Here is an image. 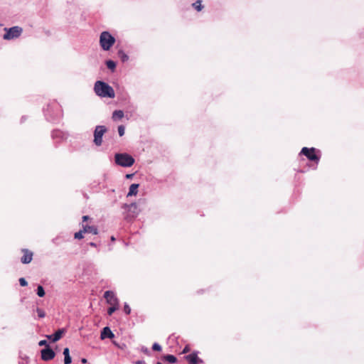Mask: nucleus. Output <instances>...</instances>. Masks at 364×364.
Listing matches in <instances>:
<instances>
[{"label":"nucleus","mask_w":364,"mask_h":364,"mask_svg":"<svg viewBox=\"0 0 364 364\" xmlns=\"http://www.w3.org/2000/svg\"><path fill=\"white\" fill-rule=\"evenodd\" d=\"M89 216L88 215H84L82 217V221L85 222V221H87V220H89Z\"/></svg>","instance_id":"obj_37"},{"label":"nucleus","mask_w":364,"mask_h":364,"mask_svg":"<svg viewBox=\"0 0 364 364\" xmlns=\"http://www.w3.org/2000/svg\"><path fill=\"white\" fill-rule=\"evenodd\" d=\"M38 345H39L40 346H45L46 347L47 346H48V343H47V341H46V340H41V341H39V343H38Z\"/></svg>","instance_id":"obj_34"},{"label":"nucleus","mask_w":364,"mask_h":364,"mask_svg":"<svg viewBox=\"0 0 364 364\" xmlns=\"http://www.w3.org/2000/svg\"><path fill=\"white\" fill-rule=\"evenodd\" d=\"M124 311L126 314L129 315L131 313V308L128 304L125 303L124 305Z\"/></svg>","instance_id":"obj_30"},{"label":"nucleus","mask_w":364,"mask_h":364,"mask_svg":"<svg viewBox=\"0 0 364 364\" xmlns=\"http://www.w3.org/2000/svg\"><path fill=\"white\" fill-rule=\"evenodd\" d=\"M41 353L42 360L45 361L52 360L55 355L54 350L49 346L42 349Z\"/></svg>","instance_id":"obj_7"},{"label":"nucleus","mask_w":364,"mask_h":364,"mask_svg":"<svg viewBox=\"0 0 364 364\" xmlns=\"http://www.w3.org/2000/svg\"><path fill=\"white\" fill-rule=\"evenodd\" d=\"M63 355H64V363L65 364H70L72 362L71 357L69 353V348H65L63 350Z\"/></svg>","instance_id":"obj_18"},{"label":"nucleus","mask_w":364,"mask_h":364,"mask_svg":"<svg viewBox=\"0 0 364 364\" xmlns=\"http://www.w3.org/2000/svg\"><path fill=\"white\" fill-rule=\"evenodd\" d=\"M104 297L107 304L110 305H119V299L112 291H106L104 293Z\"/></svg>","instance_id":"obj_8"},{"label":"nucleus","mask_w":364,"mask_h":364,"mask_svg":"<svg viewBox=\"0 0 364 364\" xmlns=\"http://www.w3.org/2000/svg\"><path fill=\"white\" fill-rule=\"evenodd\" d=\"M192 6L198 11H200L203 8L201 0H197L196 1L193 3Z\"/></svg>","instance_id":"obj_23"},{"label":"nucleus","mask_w":364,"mask_h":364,"mask_svg":"<svg viewBox=\"0 0 364 364\" xmlns=\"http://www.w3.org/2000/svg\"><path fill=\"white\" fill-rule=\"evenodd\" d=\"M36 312L38 314V316L41 318H44L46 316L45 311L40 308L36 309Z\"/></svg>","instance_id":"obj_28"},{"label":"nucleus","mask_w":364,"mask_h":364,"mask_svg":"<svg viewBox=\"0 0 364 364\" xmlns=\"http://www.w3.org/2000/svg\"><path fill=\"white\" fill-rule=\"evenodd\" d=\"M163 359L164 360L168 362L169 363H175L177 361L176 357L173 355H170V354L164 355Z\"/></svg>","instance_id":"obj_20"},{"label":"nucleus","mask_w":364,"mask_h":364,"mask_svg":"<svg viewBox=\"0 0 364 364\" xmlns=\"http://www.w3.org/2000/svg\"><path fill=\"white\" fill-rule=\"evenodd\" d=\"M124 112L122 110H114L112 113V119L113 121H118L122 119L124 117Z\"/></svg>","instance_id":"obj_16"},{"label":"nucleus","mask_w":364,"mask_h":364,"mask_svg":"<svg viewBox=\"0 0 364 364\" xmlns=\"http://www.w3.org/2000/svg\"><path fill=\"white\" fill-rule=\"evenodd\" d=\"M119 58L124 63L129 60V56L122 50H119L117 53Z\"/></svg>","instance_id":"obj_22"},{"label":"nucleus","mask_w":364,"mask_h":364,"mask_svg":"<svg viewBox=\"0 0 364 364\" xmlns=\"http://www.w3.org/2000/svg\"><path fill=\"white\" fill-rule=\"evenodd\" d=\"M83 233H85L84 231H83V229L75 232V235H74V237L75 239H77V240H80L82 238H83Z\"/></svg>","instance_id":"obj_27"},{"label":"nucleus","mask_w":364,"mask_h":364,"mask_svg":"<svg viewBox=\"0 0 364 364\" xmlns=\"http://www.w3.org/2000/svg\"><path fill=\"white\" fill-rule=\"evenodd\" d=\"M105 64L108 69L112 70V72L114 71L116 68V63L112 60H107L105 62Z\"/></svg>","instance_id":"obj_21"},{"label":"nucleus","mask_w":364,"mask_h":364,"mask_svg":"<svg viewBox=\"0 0 364 364\" xmlns=\"http://www.w3.org/2000/svg\"><path fill=\"white\" fill-rule=\"evenodd\" d=\"M19 284L21 287H26L28 285L27 281L23 277L19 279Z\"/></svg>","instance_id":"obj_32"},{"label":"nucleus","mask_w":364,"mask_h":364,"mask_svg":"<svg viewBox=\"0 0 364 364\" xmlns=\"http://www.w3.org/2000/svg\"><path fill=\"white\" fill-rule=\"evenodd\" d=\"M36 294L39 297H43L45 296L46 292L44 288L41 285H38L36 289Z\"/></svg>","instance_id":"obj_25"},{"label":"nucleus","mask_w":364,"mask_h":364,"mask_svg":"<svg viewBox=\"0 0 364 364\" xmlns=\"http://www.w3.org/2000/svg\"><path fill=\"white\" fill-rule=\"evenodd\" d=\"M83 231L86 232H90L93 235H97L98 233L97 228L95 226H90L88 225H82Z\"/></svg>","instance_id":"obj_15"},{"label":"nucleus","mask_w":364,"mask_h":364,"mask_svg":"<svg viewBox=\"0 0 364 364\" xmlns=\"http://www.w3.org/2000/svg\"><path fill=\"white\" fill-rule=\"evenodd\" d=\"M138 188H139V184L132 183L129 186V192L127 193V197L132 196H136L138 192Z\"/></svg>","instance_id":"obj_17"},{"label":"nucleus","mask_w":364,"mask_h":364,"mask_svg":"<svg viewBox=\"0 0 364 364\" xmlns=\"http://www.w3.org/2000/svg\"><path fill=\"white\" fill-rule=\"evenodd\" d=\"M52 106L48 105L47 106V108L44 109V114L46 116V117L47 118L48 120L49 121H53L55 119V117L53 116V114H51L50 112V109H51Z\"/></svg>","instance_id":"obj_19"},{"label":"nucleus","mask_w":364,"mask_h":364,"mask_svg":"<svg viewBox=\"0 0 364 364\" xmlns=\"http://www.w3.org/2000/svg\"><path fill=\"white\" fill-rule=\"evenodd\" d=\"M141 351H142L144 353H145V354H146V355H150V354H151L150 350H149L147 348H146V347H142V348H141Z\"/></svg>","instance_id":"obj_33"},{"label":"nucleus","mask_w":364,"mask_h":364,"mask_svg":"<svg viewBox=\"0 0 364 364\" xmlns=\"http://www.w3.org/2000/svg\"><path fill=\"white\" fill-rule=\"evenodd\" d=\"M58 239L55 238V239H53V242H55V241L57 240Z\"/></svg>","instance_id":"obj_42"},{"label":"nucleus","mask_w":364,"mask_h":364,"mask_svg":"<svg viewBox=\"0 0 364 364\" xmlns=\"http://www.w3.org/2000/svg\"><path fill=\"white\" fill-rule=\"evenodd\" d=\"M189 351H190V348H189L188 346H185V348H183V351H182V353H188V352H189Z\"/></svg>","instance_id":"obj_35"},{"label":"nucleus","mask_w":364,"mask_h":364,"mask_svg":"<svg viewBox=\"0 0 364 364\" xmlns=\"http://www.w3.org/2000/svg\"><path fill=\"white\" fill-rule=\"evenodd\" d=\"M125 128L124 125H119L118 127V133L120 136H122L124 134Z\"/></svg>","instance_id":"obj_29"},{"label":"nucleus","mask_w":364,"mask_h":364,"mask_svg":"<svg viewBox=\"0 0 364 364\" xmlns=\"http://www.w3.org/2000/svg\"><path fill=\"white\" fill-rule=\"evenodd\" d=\"M185 359L190 364H198V363H202V360L198 358V353L196 352H193L189 355L185 356Z\"/></svg>","instance_id":"obj_11"},{"label":"nucleus","mask_w":364,"mask_h":364,"mask_svg":"<svg viewBox=\"0 0 364 364\" xmlns=\"http://www.w3.org/2000/svg\"><path fill=\"white\" fill-rule=\"evenodd\" d=\"M89 245H90L91 247H97V244H96L95 242H90L89 243Z\"/></svg>","instance_id":"obj_39"},{"label":"nucleus","mask_w":364,"mask_h":364,"mask_svg":"<svg viewBox=\"0 0 364 364\" xmlns=\"http://www.w3.org/2000/svg\"><path fill=\"white\" fill-rule=\"evenodd\" d=\"M115 164L122 167H131L135 162L132 156L127 153H116L114 154Z\"/></svg>","instance_id":"obj_2"},{"label":"nucleus","mask_w":364,"mask_h":364,"mask_svg":"<svg viewBox=\"0 0 364 364\" xmlns=\"http://www.w3.org/2000/svg\"><path fill=\"white\" fill-rule=\"evenodd\" d=\"M115 38L109 31H103L100 36V45L103 50H109L114 44Z\"/></svg>","instance_id":"obj_3"},{"label":"nucleus","mask_w":364,"mask_h":364,"mask_svg":"<svg viewBox=\"0 0 364 364\" xmlns=\"http://www.w3.org/2000/svg\"><path fill=\"white\" fill-rule=\"evenodd\" d=\"M152 350L155 351H161V346L159 343H154L152 346Z\"/></svg>","instance_id":"obj_31"},{"label":"nucleus","mask_w":364,"mask_h":364,"mask_svg":"<svg viewBox=\"0 0 364 364\" xmlns=\"http://www.w3.org/2000/svg\"><path fill=\"white\" fill-rule=\"evenodd\" d=\"M65 330L64 328H60L58 331H56L54 333H53L52 335L47 336V337L52 342H56L62 338V336L65 333Z\"/></svg>","instance_id":"obj_10"},{"label":"nucleus","mask_w":364,"mask_h":364,"mask_svg":"<svg viewBox=\"0 0 364 364\" xmlns=\"http://www.w3.org/2000/svg\"><path fill=\"white\" fill-rule=\"evenodd\" d=\"M5 33L3 36L4 39L11 41L18 38L23 33V28L16 26L11 28H4Z\"/></svg>","instance_id":"obj_4"},{"label":"nucleus","mask_w":364,"mask_h":364,"mask_svg":"<svg viewBox=\"0 0 364 364\" xmlns=\"http://www.w3.org/2000/svg\"><path fill=\"white\" fill-rule=\"evenodd\" d=\"M134 364H145V362L143 360H139L134 362Z\"/></svg>","instance_id":"obj_36"},{"label":"nucleus","mask_w":364,"mask_h":364,"mask_svg":"<svg viewBox=\"0 0 364 364\" xmlns=\"http://www.w3.org/2000/svg\"><path fill=\"white\" fill-rule=\"evenodd\" d=\"M21 252L23 255L21 258V262L25 264H29L33 259V252L28 249H22Z\"/></svg>","instance_id":"obj_9"},{"label":"nucleus","mask_w":364,"mask_h":364,"mask_svg":"<svg viewBox=\"0 0 364 364\" xmlns=\"http://www.w3.org/2000/svg\"><path fill=\"white\" fill-rule=\"evenodd\" d=\"M53 139L62 140L66 138V134L60 130H54L52 132Z\"/></svg>","instance_id":"obj_14"},{"label":"nucleus","mask_w":364,"mask_h":364,"mask_svg":"<svg viewBox=\"0 0 364 364\" xmlns=\"http://www.w3.org/2000/svg\"><path fill=\"white\" fill-rule=\"evenodd\" d=\"M19 364H28V357L24 354L21 353L19 355Z\"/></svg>","instance_id":"obj_24"},{"label":"nucleus","mask_w":364,"mask_h":364,"mask_svg":"<svg viewBox=\"0 0 364 364\" xmlns=\"http://www.w3.org/2000/svg\"><path fill=\"white\" fill-rule=\"evenodd\" d=\"M94 91L96 95L102 98H114L115 97V92L112 86L108 83L97 80L94 85Z\"/></svg>","instance_id":"obj_1"},{"label":"nucleus","mask_w":364,"mask_h":364,"mask_svg":"<svg viewBox=\"0 0 364 364\" xmlns=\"http://www.w3.org/2000/svg\"><path fill=\"white\" fill-rule=\"evenodd\" d=\"M114 337V334L112 333L111 329L108 327H104L101 331L100 338L102 340L105 338H112Z\"/></svg>","instance_id":"obj_12"},{"label":"nucleus","mask_w":364,"mask_h":364,"mask_svg":"<svg viewBox=\"0 0 364 364\" xmlns=\"http://www.w3.org/2000/svg\"><path fill=\"white\" fill-rule=\"evenodd\" d=\"M111 240H112V241H114V240H115V238H114V236H112V237H111Z\"/></svg>","instance_id":"obj_41"},{"label":"nucleus","mask_w":364,"mask_h":364,"mask_svg":"<svg viewBox=\"0 0 364 364\" xmlns=\"http://www.w3.org/2000/svg\"><path fill=\"white\" fill-rule=\"evenodd\" d=\"M316 151L319 152V151L314 147H303L300 151V154L305 156L309 161H314L317 164L319 161L320 156L316 154Z\"/></svg>","instance_id":"obj_5"},{"label":"nucleus","mask_w":364,"mask_h":364,"mask_svg":"<svg viewBox=\"0 0 364 364\" xmlns=\"http://www.w3.org/2000/svg\"><path fill=\"white\" fill-rule=\"evenodd\" d=\"M119 305H111V306L107 309V314L109 316H111L117 309H118Z\"/></svg>","instance_id":"obj_26"},{"label":"nucleus","mask_w":364,"mask_h":364,"mask_svg":"<svg viewBox=\"0 0 364 364\" xmlns=\"http://www.w3.org/2000/svg\"><path fill=\"white\" fill-rule=\"evenodd\" d=\"M133 176H134L133 173L127 174L126 175V178H132L133 177Z\"/></svg>","instance_id":"obj_38"},{"label":"nucleus","mask_w":364,"mask_h":364,"mask_svg":"<svg viewBox=\"0 0 364 364\" xmlns=\"http://www.w3.org/2000/svg\"><path fill=\"white\" fill-rule=\"evenodd\" d=\"M107 132V128L103 125H97L95 127L94 131V144L100 146L102 144V136L104 134Z\"/></svg>","instance_id":"obj_6"},{"label":"nucleus","mask_w":364,"mask_h":364,"mask_svg":"<svg viewBox=\"0 0 364 364\" xmlns=\"http://www.w3.org/2000/svg\"><path fill=\"white\" fill-rule=\"evenodd\" d=\"M124 208L127 209V210L132 213L133 217H136L139 214V211L137 210V205L135 203H132L129 205L124 204Z\"/></svg>","instance_id":"obj_13"},{"label":"nucleus","mask_w":364,"mask_h":364,"mask_svg":"<svg viewBox=\"0 0 364 364\" xmlns=\"http://www.w3.org/2000/svg\"><path fill=\"white\" fill-rule=\"evenodd\" d=\"M81 361H82V363H87V359L82 358Z\"/></svg>","instance_id":"obj_40"},{"label":"nucleus","mask_w":364,"mask_h":364,"mask_svg":"<svg viewBox=\"0 0 364 364\" xmlns=\"http://www.w3.org/2000/svg\"><path fill=\"white\" fill-rule=\"evenodd\" d=\"M156 364H162L161 362H157Z\"/></svg>","instance_id":"obj_43"}]
</instances>
